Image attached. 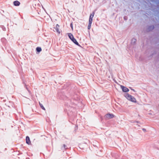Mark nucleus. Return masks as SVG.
Wrapping results in <instances>:
<instances>
[{"instance_id": "5", "label": "nucleus", "mask_w": 159, "mask_h": 159, "mask_svg": "<svg viewBox=\"0 0 159 159\" xmlns=\"http://www.w3.org/2000/svg\"><path fill=\"white\" fill-rule=\"evenodd\" d=\"M121 88L122 89L123 91L125 92L129 91V89L126 87H124L122 86H121Z\"/></svg>"}, {"instance_id": "10", "label": "nucleus", "mask_w": 159, "mask_h": 159, "mask_svg": "<svg viewBox=\"0 0 159 159\" xmlns=\"http://www.w3.org/2000/svg\"><path fill=\"white\" fill-rule=\"evenodd\" d=\"M93 16H94V14L92 13V14H90V17H89V18L93 19Z\"/></svg>"}, {"instance_id": "6", "label": "nucleus", "mask_w": 159, "mask_h": 159, "mask_svg": "<svg viewBox=\"0 0 159 159\" xmlns=\"http://www.w3.org/2000/svg\"><path fill=\"white\" fill-rule=\"evenodd\" d=\"M15 6H18L20 5V3L17 1H15L13 2Z\"/></svg>"}, {"instance_id": "4", "label": "nucleus", "mask_w": 159, "mask_h": 159, "mask_svg": "<svg viewBox=\"0 0 159 159\" xmlns=\"http://www.w3.org/2000/svg\"><path fill=\"white\" fill-rule=\"evenodd\" d=\"M55 29H56V32L58 34H59L61 33V30L60 29H59V25H58L57 24L56 25L55 27Z\"/></svg>"}, {"instance_id": "8", "label": "nucleus", "mask_w": 159, "mask_h": 159, "mask_svg": "<svg viewBox=\"0 0 159 159\" xmlns=\"http://www.w3.org/2000/svg\"><path fill=\"white\" fill-rule=\"evenodd\" d=\"M36 50L37 52H39L41 51L42 49L40 47H38L36 48Z\"/></svg>"}, {"instance_id": "12", "label": "nucleus", "mask_w": 159, "mask_h": 159, "mask_svg": "<svg viewBox=\"0 0 159 159\" xmlns=\"http://www.w3.org/2000/svg\"><path fill=\"white\" fill-rule=\"evenodd\" d=\"M41 108H42V109H43V110H45V108H44V107L42 106V105H41Z\"/></svg>"}, {"instance_id": "7", "label": "nucleus", "mask_w": 159, "mask_h": 159, "mask_svg": "<svg viewBox=\"0 0 159 159\" xmlns=\"http://www.w3.org/2000/svg\"><path fill=\"white\" fill-rule=\"evenodd\" d=\"M26 143L27 144H30V139L28 137H26Z\"/></svg>"}, {"instance_id": "9", "label": "nucleus", "mask_w": 159, "mask_h": 159, "mask_svg": "<svg viewBox=\"0 0 159 159\" xmlns=\"http://www.w3.org/2000/svg\"><path fill=\"white\" fill-rule=\"evenodd\" d=\"M93 21V19L89 18V24H92Z\"/></svg>"}, {"instance_id": "1", "label": "nucleus", "mask_w": 159, "mask_h": 159, "mask_svg": "<svg viewBox=\"0 0 159 159\" xmlns=\"http://www.w3.org/2000/svg\"><path fill=\"white\" fill-rule=\"evenodd\" d=\"M68 36L69 39L75 45L80 46V45L78 43V42L77 41L76 39L74 38L73 35L70 33H69L68 34Z\"/></svg>"}, {"instance_id": "2", "label": "nucleus", "mask_w": 159, "mask_h": 159, "mask_svg": "<svg viewBox=\"0 0 159 159\" xmlns=\"http://www.w3.org/2000/svg\"><path fill=\"white\" fill-rule=\"evenodd\" d=\"M125 96L127 99L129 101L134 102H136V99L134 97L129 94L125 93Z\"/></svg>"}, {"instance_id": "3", "label": "nucleus", "mask_w": 159, "mask_h": 159, "mask_svg": "<svg viewBox=\"0 0 159 159\" xmlns=\"http://www.w3.org/2000/svg\"><path fill=\"white\" fill-rule=\"evenodd\" d=\"M105 117L106 118L111 119L114 117L115 115L113 114L108 113L105 115Z\"/></svg>"}, {"instance_id": "11", "label": "nucleus", "mask_w": 159, "mask_h": 159, "mask_svg": "<svg viewBox=\"0 0 159 159\" xmlns=\"http://www.w3.org/2000/svg\"><path fill=\"white\" fill-rule=\"evenodd\" d=\"M91 24H89V25H88V29H90V28H91Z\"/></svg>"}]
</instances>
